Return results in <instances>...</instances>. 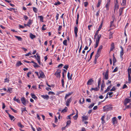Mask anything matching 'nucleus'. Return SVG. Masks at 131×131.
<instances>
[{
  "label": "nucleus",
  "mask_w": 131,
  "mask_h": 131,
  "mask_svg": "<svg viewBox=\"0 0 131 131\" xmlns=\"http://www.w3.org/2000/svg\"><path fill=\"white\" fill-rule=\"evenodd\" d=\"M102 26V23L99 26V28L98 30H97V31H96V32H95V34L94 36V39H95V38L96 36L97 35L99 31L100 30H101Z\"/></svg>",
  "instance_id": "obj_1"
},
{
  "label": "nucleus",
  "mask_w": 131,
  "mask_h": 131,
  "mask_svg": "<svg viewBox=\"0 0 131 131\" xmlns=\"http://www.w3.org/2000/svg\"><path fill=\"white\" fill-rule=\"evenodd\" d=\"M105 108V111L111 110H112V107L111 106H106L103 107V108Z\"/></svg>",
  "instance_id": "obj_2"
},
{
  "label": "nucleus",
  "mask_w": 131,
  "mask_h": 131,
  "mask_svg": "<svg viewBox=\"0 0 131 131\" xmlns=\"http://www.w3.org/2000/svg\"><path fill=\"white\" fill-rule=\"evenodd\" d=\"M120 48L121 49V50L120 52V57L121 58H123V56L124 54V50L122 46H121Z\"/></svg>",
  "instance_id": "obj_3"
},
{
  "label": "nucleus",
  "mask_w": 131,
  "mask_h": 131,
  "mask_svg": "<svg viewBox=\"0 0 131 131\" xmlns=\"http://www.w3.org/2000/svg\"><path fill=\"white\" fill-rule=\"evenodd\" d=\"M21 101L23 104L26 105V101L24 97L22 98L21 99Z\"/></svg>",
  "instance_id": "obj_4"
},
{
  "label": "nucleus",
  "mask_w": 131,
  "mask_h": 131,
  "mask_svg": "<svg viewBox=\"0 0 131 131\" xmlns=\"http://www.w3.org/2000/svg\"><path fill=\"white\" fill-rule=\"evenodd\" d=\"M130 102V100L128 98H126L125 99L124 101V105H126L127 104Z\"/></svg>",
  "instance_id": "obj_5"
},
{
  "label": "nucleus",
  "mask_w": 131,
  "mask_h": 131,
  "mask_svg": "<svg viewBox=\"0 0 131 131\" xmlns=\"http://www.w3.org/2000/svg\"><path fill=\"white\" fill-rule=\"evenodd\" d=\"M71 100L72 99H71V98H70V99H68L67 100L66 102V104L67 106H68L69 105V104L71 102Z\"/></svg>",
  "instance_id": "obj_6"
},
{
  "label": "nucleus",
  "mask_w": 131,
  "mask_h": 131,
  "mask_svg": "<svg viewBox=\"0 0 131 131\" xmlns=\"http://www.w3.org/2000/svg\"><path fill=\"white\" fill-rule=\"evenodd\" d=\"M93 82V79H89L88 81L87 84V85H91L92 84V83Z\"/></svg>",
  "instance_id": "obj_7"
},
{
  "label": "nucleus",
  "mask_w": 131,
  "mask_h": 131,
  "mask_svg": "<svg viewBox=\"0 0 131 131\" xmlns=\"http://www.w3.org/2000/svg\"><path fill=\"white\" fill-rule=\"evenodd\" d=\"M39 73L40 75V78H44L45 75L43 72L41 71H39Z\"/></svg>",
  "instance_id": "obj_8"
},
{
  "label": "nucleus",
  "mask_w": 131,
  "mask_h": 131,
  "mask_svg": "<svg viewBox=\"0 0 131 131\" xmlns=\"http://www.w3.org/2000/svg\"><path fill=\"white\" fill-rule=\"evenodd\" d=\"M116 3L115 4L114 7V11H115V10L116 9H117L118 8V5L117 4V3H118L117 0H116Z\"/></svg>",
  "instance_id": "obj_9"
},
{
  "label": "nucleus",
  "mask_w": 131,
  "mask_h": 131,
  "mask_svg": "<svg viewBox=\"0 0 131 131\" xmlns=\"http://www.w3.org/2000/svg\"><path fill=\"white\" fill-rule=\"evenodd\" d=\"M41 97L44 99L46 100H48L49 98V96L47 95H41Z\"/></svg>",
  "instance_id": "obj_10"
},
{
  "label": "nucleus",
  "mask_w": 131,
  "mask_h": 131,
  "mask_svg": "<svg viewBox=\"0 0 131 131\" xmlns=\"http://www.w3.org/2000/svg\"><path fill=\"white\" fill-rule=\"evenodd\" d=\"M31 95L32 98L36 100L37 99V97L35 96V95L34 93H31Z\"/></svg>",
  "instance_id": "obj_11"
},
{
  "label": "nucleus",
  "mask_w": 131,
  "mask_h": 131,
  "mask_svg": "<svg viewBox=\"0 0 131 131\" xmlns=\"http://www.w3.org/2000/svg\"><path fill=\"white\" fill-rule=\"evenodd\" d=\"M103 46L102 45L100 46L97 50L98 52H101L103 48Z\"/></svg>",
  "instance_id": "obj_12"
},
{
  "label": "nucleus",
  "mask_w": 131,
  "mask_h": 131,
  "mask_svg": "<svg viewBox=\"0 0 131 131\" xmlns=\"http://www.w3.org/2000/svg\"><path fill=\"white\" fill-rule=\"evenodd\" d=\"M100 52H98L97 51L96 54L95 55V59H97L99 57L100 54Z\"/></svg>",
  "instance_id": "obj_13"
},
{
  "label": "nucleus",
  "mask_w": 131,
  "mask_h": 131,
  "mask_svg": "<svg viewBox=\"0 0 131 131\" xmlns=\"http://www.w3.org/2000/svg\"><path fill=\"white\" fill-rule=\"evenodd\" d=\"M112 86V85H110V86H108L107 87V89L106 90H105V91H104V93H106L107 91H109L110 90V88H111V86Z\"/></svg>",
  "instance_id": "obj_14"
},
{
  "label": "nucleus",
  "mask_w": 131,
  "mask_h": 131,
  "mask_svg": "<svg viewBox=\"0 0 131 131\" xmlns=\"http://www.w3.org/2000/svg\"><path fill=\"white\" fill-rule=\"evenodd\" d=\"M97 38L96 39V41L99 42L100 40L101 37V35L100 34L99 35H97Z\"/></svg>",
  "instance_id": "obj_15"
},
{
  "label": "nucleus",
  "mask_w": 131,
  "mask_h": 131,
  "mask_svg": "<svg viewBox=\"0 0 131 131\" xmlns=\"http://www.w3.org/2000/svg\"><path fill=\"white\" fill-rule=\"evenodd\" d=\"M30 37L32 39H33L34 38L36 37V36L35 35H33L31 33L30 34Z\"/></svg>",
  "instance_id": "obj_16"
},
{
  "label": "nucleus",
  "mask_w": 131,
  "mask_h": 131,
  "mask_svg": "<svg viewBox=\"0 0 131 131\" xmlns=\"http://www.w3.org/2000/svg\"><path fill=\"white\" fill-rule=\"evenodd\" d=\"M110 3L107 2V3L105 5V7L106 8V9L108 10L109 9V6L110 4Z\"/></svg>",
  "instance_id": "obj_17"
},
{
  "label": "nucleus",
  "mask_w": 131,
  "mask_h": 131,
  "mask_svg": "<svg viewBox=\"0 0 131 131\" xmlns=\"http://www.w3.org/2000/svg\"><path fill=\"white\" fill-rule=\"evenodd\" d=\"M13 100L14 101H16L18 103H20V100L18 99H16V96H15Z\"/></svg>",
  "instance_id": "obj_18"
},
{
  "label": "nucleus",
  "mask_w": 131,
  "mask_h": 131,
  "mask_svg": "<svg viewBox=\"0 0 131 131\" xmlns=\"http://www.w3.org/2000/svg\"><path fill=\"white\" fill-rule=\"evenodd\" d=\"M77 113L76 115L73 117V119L75 120L77 119V118L78 117V111L77 110Z\"/></svg>",
  "instance_id": "obj_19"
},
{
  "label": "nucleus",
  "mask_w": 131,
  "mask_h": 131,
  "mask_svg": "<svg viewBox=\"0 0 131 131\" xmlns=\"http://www.w3.org/2000/svg\"><path fill=\"white\" fill-rule=\"evenodd\" d=\"M124 8H120L119 9V16H120L121 15L122 11L123 10V9Z\"/></svg>",
  "instance_id": "obj_20"
},
{
  "label": "nucleus",
  "mask_w": 131,
  "mask_h": 131,
  "mask_svg": "<svg viewBox=\"0 0 131 131\" xmlns=\"http://www.w3.org/2000/svg\"><path fill=\"white\" fill-rule=\"evenodd\" d=\"M116 61V60L114 56V54L113 56V64L114 65V64Z\"/></svg>",
  "instance_id": "obj_21"
},
{
  "label": "nucleus",
  "mask_w": 131,
  "mask_h": 131,
  "mask_svg": "<svg viewBox=\"0 0 131 131\" xmlns=\"http://www.w3.org/2000/svg\"><path fill=\"white\" fill-rule=\"evenodd\" d=\"M54 75L56 76V77L57 78H60V73H57L55 72L54 74Z\"/></svg>",
  "instance_id": "obj_22"
},
{
  "label": "nucleus",
  "mask_w": 131,
  "mask_h": 131,
  "mask_svg": "<svg viewBox=\"0 0 131 131\" xmlns=\"http://www.w3.org/2000/svg\"><path fill=\"white\" fill-rule=\"evenodd\" d=\"M88 119V117L86 116H83L82 117V121H84V120H87Z\"/></svg>",
  "instance_id": "obj_23"
},
{
  "label": "nucleus",
  "mask_w": 131,
  "mask_h": 131,
  "mask_svg": "<svg viewBox=\"0 0 131 131\" xmlns=\"http://www.w3.org/2000/svg\"><path fill=\"white\" fill-rule=\"evenodd\" d=\"M105 86V85L104 83L102 84L101 86V91H103V88Z\"/></svg>",
  "instance_id": "obj_24"
},
{
  "label": "nucleus",
  "mask_w": 131,
  "mask_h": 131,
  "mask_svg": "<svg viewBox=\"0 0 131 131\" xmlns=\"http://www.w3.org/2000/svg\"><path fill=\"white\" fill-rule=\"evenodd\" d=\"M99 88H97V87H96L95 88H91V91H92L93 90H94L95 91H97L99 90Z\"/></svg>",
  "instance_id": "obj_25"
},
{
  "label": "nucleus",
  "mask_w": 131,
  "mask_h": 131,
  "mask_svg": "<svg viewBox=\"0 0 131 131\" xmlns=\"http://www.w3.org/2000/svg\"><path fill=\"white\" fill-rule=\"evenodd\" d=\"M70 73L69 72H68L67 75V76L68 79L69 80H71L72 79L71 76L72 75V74H71L70 77Z\"/></svg>",
  "instance_id": "obj_26"
},
{
  "label": "nucleus",
  "mask_w": 131,
  "mask_h": 131,
  "mask_svg": "<svg viewBox=\"0 0 131 131\" xmlns=\"http://www.w3.org/2000/svg\"><path fill=\"white\" fill-rule=\"evenodd\" d=\"M22 63L20 61H19L17 62L16 64V66L17 67H19V66L21 65Z\"/></svg>",
  "instance_id": "obj_27"
},
{
  "label": "nucleus",
  "mask_w": 131,
  "mask_h": 131,
  "mask_svg": "<svg viewBox=\"0 0 131 131\" xmlns=\"http://www.w3.org/2000/svg\"><path fill=\"white\" fill-rule=\"evenodd\" d=\"M15 38H17L19 41H21L22 40V38L19 36H15Z\"/></svg>",
  "instance_id": "obj_28"
},
{
  "label": "nucleus",
  "mask_w": 131,
  "mask_h": 131,
  "mask_svg": "<svg viewBox=\"0 0 131 131\" xmlns=\"http://www.w3.org/2000/svg\"><path fill=\"white\" fill-rule=\"evenodd\" d=\"M101 2H102L101 0H98V4L96 5V7H99L100 6V4L101 3Z\"/></svg>",
  "instance_id": "obj_29"
},
{
  "label": "nucleus",
  "mask_w": 131,
  "mask_h": 131,
  "mask_svg": "<svg viewBox=\"0 0 131 131\" xmlns=\"http://www.w3.org/2000/svg\"><path fill=\"white\" fill-rule=\"evenodd\" d=\"M131 81V77L130 75V73H128V82L130 83V82Z\"/></svg>",
  "instance_id": "obj_30"
},
{
  "label": "nucleus",
  "mask_w": 131,
  "mask_h": 131,
  "mask_svg": "<svg viewBox=\"0 0 131 131\" xmlns=\"http://www.w3.org/2000/svg\"><path fill=\"white\" fill-rule=\"evenodd\" d=\"M112 121L113 124H114L115 123V122L116 121V117H114L112 119Z\"/></svg>",
  "instance_id": "obj_31"
},
{
  "label": "nucleus",
  "mask_w": 131,
  "mask_h": 131,
  "mask_svg": "<svg viewBox=\"0 0 131 131\" xmlns=\"http://www.w3.org/2000/svg\"><path fill=\"white\" fill-rule=\"evenodd\" d=\"M12 88H8V90L7 91V92H9L11 93L12 92Z\"/></svg>",
  "instance_id": "obj_32"
},
{
  "label": "nucleus",
  "mask_w": 131,
  "mask_h": 131,
  "mask_svg": "<svg viewBox=\"0 0 131 131\" xmlns=\"http://www.w3.org/2000/svg\"><path fill=\"white\" fill-rule=\"evenodd\" d=\"M94 53V51H93L91 53V55H90V58L88 60V62H89L90 61V60H91V58H92V57L93 55V54Z\"/></svg>",
  "instance_id": "obj_33"
},
{
  "label": "nucleus",
  "mask_w": 131,
  "mask_h": 131,
  "mask_svg": "<svg viewBox=\"0 0 131 131\" xmlns=\"http://www.w3.org/2000/svg\"><path fill=\"white\" fill-rule=\"evenodd\" d=\"M114 48V44L113 43H112L111 45V47L110 51H112Z\"/></svg>",
  "instance_id": "obj_34"
},
{
  "label": "nucleus",
  "mask_w": 131,
  "mask_h": 131,
  "mask_svg": "<svg viewBox=\"0 0 131 131\" xmlns=\"http://www.w3.org/2000/svg\"><path fill=\"white\" fill-rule=\"evenodd\" d=\"M31 20L30 19L29 20L28 22L27 23V26L30 27V25L31 24Z\"/></svg>",
  "instance_id": "obj_35"
},
{
  "label": "nucleus",
  "mask_w": 131,
  "mask_h": 131,
  "mask_svg": "<svg viewBox=\"0 0 131 131\" xmlns=\"http://www.w3.org/2000/svg\"><path fill=\"white\" fill-rule=\"evenodd\" d=\"M77 27H78V26H75L74 27V33L76 32L77 33L78 30V28Z\"/></svg>",
  "instance_id": "obj_36"
},
{
  "label": "nucleus",
  "mask_w": 131,
  "mask_h": 131,
  "mask_svg": "<svg viewBox=\"0 0 131 131\" xmlns=\"http://www.w3.org/2000/svg\"><path fill=\"white\" fill-rule=\"evenodd\" d=\"M126 0H122V3L121 4V5H122L124 6L126 5Z\"/></svg>",
  "instance_id": "obj_37"
},
{
  "label": "nucleus",
  "mask_w": 131,
  "mask_h": 131,
  "mask_svg": "<svg viewBox=\"0 0 131 131\" xmlns=\"http://www.w3.org/2000/svg\"><path fill=\"white\" fill-rule=\"evenodd\" d=\"M84 102V99L83 98H81L80 100V102L81 104H83Z\"/></svg>",
  "instance_id": "obj_38"
},
{
  "label": "nucleus",
  "mask_w": 131,
  "mask_h": 131,
  "mask_svg": "<svg viewBox=\"0 0 131 131\" xmlns=\"http://www.w3.org/2000/svg\"><path fill=\"white\" fill-rule=\"evenodd\" d=\"M67 40L66 39L64 40L63 42V43L64 45L66 46H67Z\"/></svg>",
  "instance_id": "obj_39"
},
{
  "label": "nucleus",
  "mask_w": 131,
  "mask_h": 131,
  "mask_svg": "<svg viewBox=\"0 0 131 131\" xmlns=\"http://www.w3.org/2000/svg\"><path fill=\"white\" fill-rule=\"evenodd\" d=\"M38 17H39L40 18V21H41L42 22H43V17L42 16H39Z\"/></svg>",
  "instance_id": "obj_40"
},
{
  "label": "nucleus",
  "mask_w": 131,
  "mask_h": 131,
  "mask_svg": "<svg viewBox=\"0 0 131 131\" xmlns=\"http://www.w3.org/2000/svg\"><path fill=\"white\" fill-rule=\"evenodd\" d=\"M104 116L103 115L102 116V118H101V120H102V124H103L104 123H105V121H104Z\"/></svg>",
  "instance_id": "obj_41"
},
{
  "label": "nucleus",
  "mask_w": 131,
  "mask_h": 131,
  "mask_svg": "<svg viewBox=\"0 0 131 131\" xmlns=\"http://www.w3.org/2000/svg\"><path fill=\"white\" fill-rule=\"evenodd\" d=\"M18 125L19 127L21 128H22L24 127L20 123H18Z\"/></svg>",
  "instance_id": "obj_42"
},
{
  "label": "nucleus",
  "mask_w": 131,
  "mask_h": 131,
  "mask_svg": "<svg viewBox=\"0 0 131 131\" xmlns=\"http://www.w3.org/2000/svg\"><path fill=\"white\" fill-rule=\"evenodd\" d=\"M33 10L35 13H37L38 11L37 9L34 7H33Z\"/></svg>",
  "instance_id": "obj_43"
},
{
  "label": "nucleus",
  "mask_w": 131,
  "mask_h": 131,
  "mask_svg": "<svg viewBox=\"0 0 131 131\" xmlns=\"http://www.w3.org/2000/svg\"><path fill=\"white\" fill-rule=\"evenodd\" d=\"M67 110V107H66L63 110L61 111V112H66Z\"/></svg>",
  "instance_id": "obj_44"
},
{
  "label": "nucleus",
  "mask_w": 131,
  "mask_h": 131,
  "mask_svg": "<svg viewBox=\"0 0 131 131\" xmlns=\"http://www.w3.org/2000/svg\"><path fill=\"white\" fill-rule=\"evenodd\" d=\"M94 103H92L91 104L89 107L88 108H91L94 106Z\"/></svg>",
  "instance_id": "obj_45"
},
{
  "label": "nucleus",
  "mask_w": 131,
  "mask_h": 131,
  "mask_svg": "<svg viewBox=\"0 0 131 131\" xmlns=\"http://www.w3.org/2000/svg\"><path fill=\"white\" fill-rule=\"evenodd\" d=\"M126 108H131V103H130L129 105H126Z\"/></svg>",
  "instance_id": "obj_46"
},
{
  "label": "nucleus",
  "mask_w": 131,
  "mask_h": 131,
  "mask_svg": "<svg viewBox=\"0 0 131 131\" xmlns=\"http://www.w3.org/2000/svg\"><path fill=\"white\" fill-rule=\"evenodd\" d=\"M36 55H37V58H36V60H37V61L38 60H40V57L39 55H37L38 53H37L36 54Z\"/></svg>",
  "instance_id": "obj_47"
},
{
  "label": "nucleus",
  "mask_w": 131,
  "mask_h": 131,
  "mask_svg": "<svg viewBox=\"0 0 131 131\" xmlns=\"http://www.w3.org/2000/svg\"><path fill=\"white\" fill-rule=\"evenodd\" d=\"M46 26V25L44 24L43 25L42 27V30H46V28H44V27Z\"/></svg>",
  "instance_id": "obj_48"
},
{
  "label": "nucleus",
  "mask_w": 131,
  "mask_h": 131,
  "mask_svg": "<svg viewBox=\"0 0 131 131\" xmlns=\"http://www.w3.org/2000/svg\"><path fill=\"white\" fill-rule=\"evenodd\" d=\"M9 116L11 120H12L14 118V116H12L10 114H9Z\"/></svg>",
  "instance_id": "obj_49"
},
{
  "label": "nucleus",
  "mask_w": 131,
  "mask_h": 131,
  "mask_svg": "<svg viewBox=\"0 0 131 131\" xmlns=\"http://www.w3.org/2000/svg\"><path fill=\"white\" fill-rule=\"evenodd\" d=\"M99 43V42H97V41H96V44H95V47H94L95 48H97V46L98 45Z\"/></svg>",
  "instance_id": "obj_50"
},
{
  "label": "nucleus",
  "mask_w": 131,
  "mask_h": 131,
  "mask_svg": "<svg viewBox=\"0 0 131 131\" xmlns=\"http://www.w3.org/2000/svg\"><path fill=\"white\" fill-rule=\"evenodd\" d=\"M34 64V66L35 68H38L40 67V66L38 65L37 63H36V64Z\"/></svg>",
  "instance_id": "obj_51"
},
{
  "label": "nucleus",
  "mask_w": 131,
  "mask_h": 131,
  "mask_svg": "<svg viewBox=\"0 0 131 131\" xmlns=\"http://www.w3.org/2000/svg\"><path fill=\"white\" fill-rule=\"evenodd\" d=\"M105 78L106 80H107L108 79V74H105L104 75Z\"/></svg>",
  "instance_id": "obj_52"
},
{
  "label": "nucleus",
  "mask_w": 131,
  "mask_h": 131,
  "mask_svg": "<svg viewBox=\"0 0 131 131\" xmlns=\"http://www.w3.org/2000/svg\"><path fill=\"white\" fill-rule=\"evenodd\" d=\"M48 94H51V95H55V93L54 92H51V91H49L48 92Z\"/></svg>",
  "instance_id": "obj_53"
},
{
  "label": "nucleus",
  "mask_w": 131,
  "mask_h": 131,
  "mask_svg": "<svg viewBox=\"0 0 131 131\" xmlns=\"http://www.w3.org/2000/svg\"><path fill=\"white\" fill-rule=\"evenodd\" d=\"M71 122L70 120L68 121L67 122V125L66 126V127L67 125H70V124L71 123Z\"/></svg>",
  "instance_id": "obj_54"
},
{
  "label": "nucleus",
  "mask_w": 131,
  "mask_h": 131,
  "mask_svg": "<svg viewBox=\"0 0 131 131\" xmlns=\"http://www.w3.org/2000/svg\"><path fill=\"white\" fill-rule=\"evenodd\" d=\"M55 72L60 73L61 72V70L59 69H57L56 71Z\"/></svg>",
  "instance_id": "obj_55"
},
{
  "label": "nucleus",
  "mask_w": 131,
  "mask_h": 131,
  "mask_svg": "<svg viewBox=\"0 0 131 131\" xmlns=\"http://www.w3.org/2000/svg\"><path fill=\"white\" fill-rule=\"evenodd\" d=\"M68 68H69V66L68 65H66L63 67V68L66 69V70H67Z\"/></svg>",
  "instance_id": "obj_56"
},
{
  "label": "nucleus",
  "mask_w": 131,
  "mask_h": 131,
  "mask_svg": "<svg viewBox=\"0 0 131 131\" xmlns=\"http://www.w3.org/2000/svg\"><path fill=\"white\" fill-rule=\"evenodd\" d=\"M112 18H113V20L111 22L110 24H113L115 19V17L114 16H112Z\"/></svg>",
  "instance_id": "obj_57"
},
{
  "label": "nucleus",
  "mask_w": 131,
  "mask_h": 131,
  "mask_svg": "<svg viewBox=\"0 0 131 131\" xmlns=\"http://www.w3.org/2000/svg\"><path fill=\"white\" fill-rule=\"evenodd\" d=\"M9 79L7 78H6L5 79V82H9Z\"/></svg>",
  "instance_id": "obj_58"
},
{
  "label": "nucleus",
  "mask_w": 131,
  "mask_h": 131,
  "mask_svg": "<svg viewBox=\"0 0 131 131\" xmlns=\"http://www.w3.org/2000/svg\"><path fill=\"white\" fill-rule=\"evenodd\" d=\"M62 28V26H60L58 28V31H60L61 30Z\"/></svg>",
  "instance_id": "obj_59"
},
{
  "label": "nucleus",
  "mask_w": 131,
  "mask_h": 131,
  "mask_svg": "<svg viewBox=\"0 0 131 131\" xmlns=\"http://www.w3.org/2000/svg\"><path fill=\"white\" fill-rule=\"evenodd\" d=\"M21 111L22 112H23V111H27L26 110V107H25L24 108H21Z\"/></svg>",
  "instance_id": "obj_60"
},
{
  "label": "nucleus",
  "mask_w": 131,
  "mask_h": 131,
  "mask_svg": "<svg viewBox=\"0 0 131 131\" xmlns=\"http://www.w3.org/2000/svg\"><path fill=\"white\" fill-rule=\"evenodd\" d=\"M60 4L61 3L59 1H58L57 3H55L54 4V5H60Z\"/></svg>",
  "instance_id": "obj_61"
},
{
  "label": "nucleus",
  "mask_w": 131,
  "mask_h": 131,
  "mask_svg": "<svg viewBox=\"0 0 131 131\" xmlns=\"http://www.w3.org/2000/svg\"><path fill=\"white\" fill-rule=\"evenodd\" d=\"M84 3V6L85 7H86L87 6L88 4V3L87 2H85Z\"/></svg>",
  "instance_id": "obj_62"
},
{
  "label": "nucleus",
  "mask_w": 131,
  "mask_h": 131,
  "mask_svg": "<svg viewBox=\"0 0 131 131\" xmlns=\"http://www.w3.org/2000/svg\"><path fill=\"white\" fill-rule=\"evenodd\" d=\"M31 74V72H28L27 73V77L28 78H29L30 77L29 75Z\"/></svg>",
  "instance_id": "obj_63"
},
{
  "label": "nucleus",
  "mask_w": 131,
  "mask_h": 131,
  "mask_svg": "<svg viewBox=\"0 0 131 131\" xmlns=\"http://www.w3.org/2000/svg\"><path fill=\"white\" fill-rule=\"evenodd\" d=\"M24 17L25 20H27L28 18V17L26 15L24 16Z\"/></svg>",
  "instance_id": "obj_64"
}]
</instances>
